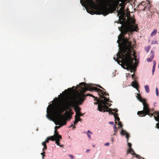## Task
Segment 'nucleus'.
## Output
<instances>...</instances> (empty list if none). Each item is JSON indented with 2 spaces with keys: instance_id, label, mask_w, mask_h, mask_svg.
I'll return each instance as SVG.
<instances>
[{
  "instance_id": "obj_1",
  "label": "nucleus",
  "mask_w": 159,
  "mask_h": 159,
  "mask_svg": "<svg viewBox=\"0 0 159 159\" xmlns=\"http://www.w3.org/2000/svg\"><path fill=\"white\" fill-rule=\"evenodd\" d=\"M120 24L122 25L120 27H118L119 30L121 32L119 35L118 39L117 41L120 49L119 52H132V49H133V48L131 42L129 41V38H125L124 36L128 32L129 35H131L134 31H137L138 27L137 26L131 25L129 23L123 21H120Z\"/></svg>"
},
{
  "instance_id": "obj_2",
  "label": "nucleus",
  "mask_w": 159,
  "mask_h": 159,
  "mask_svg": "<svg viewBox=\"0 0 159 159\" xmlns=\"http://www.w3.org/2000/svg\"><path fill=\"white\" fill-rule=\"evenodd\" d=\"M136 53L133 52L132 54V52H118L117 54V58L121 59L120 61L119 59L117 61L120 64L121 63L123 65L122 67L128 70H130L131 72L135 71L136 67L134 63V61H135L136 59Z\"/></svg>"
},
{
  "instance_id": "obj_3",
  "label": "nucleus",
  "mask_w": 159,
  "mask_h": 159,
  "mask_svg": "<svg viewBox=\"0 0 159 159\" xmlns=\"http://www.w3.org/2000/svg\"><path fill=\"white\" fill-rule=\"evenodd\" d=\"M49 106L47 109V117L48 119L51 118L50 115H59L61 114V113L65 111L69 110L68 112H66L67 114L70 113L71 112L72 113L71 109L67 105H64L63 107H61L59 105L55 106H51L50 107Z\"/></svg>"
},
{
  "instance_id": "obj_4",
  "label": "nucleus",
  "mask_w": 159,
  "mask_h": 159,
  "mask_svg": "<svg viewBox=\"0 0 159 159\" xmlns=\"http://www.w3.org/2000/svg\"><path fill=\"white\" fill-rule=\"evenodd\" d=\"M85 87L86 89L82 88V93L78 94L75 97V102L78 105L82 104V102L84 100L85 96L84 94V93L87 90L90 91L94 90L96 92H99V95L100 96L103 94V91L97 88L91 86H86Z\"/></svg>"
},
{
  "instance_id": "obj_5",
  "label": "nucleus",
  "mask_w": 159,
  "mask_h": 159,
  "mask_svg": "<svg viewBox=\"0 0 159 159\" xmlns=\"http://www.w3.org/2000/svg\"><path fill=\"white\" fill-rule=\"evenodd\" d=\"M137 98L139 101L142 103L143 106V110L138 111L137 112V114L140 116H144L147 115H149L150 110L148 107V105L146 102V99L143 98L139 94H138Z\"/></svg>"
},
{
  "instance_id": "obj_6",
  "label": "nucleus",
  "mask_w": 159,
  "mask_h": 159,
  "mask_svg": "<svg viewBox=\"0 0 159 159\" xmlns=\"http://www.w3.org/2000/svg\"><path fill=\"white\" fill-rule=\"evenodd\" d=\"M97 101H98L99 102L98 106V110L101 112H105L111 111L112 109L109 108L106 105V102L103 100H100L97 99Z\"/></svg>"
},
{
  "instance_id": "obj_7",
  "label": "nucleus",
  "mask_w": 159,
  "mask_h": 159,
  "mask_svg": "<svg viewBox=\"0 0 159 159\" xmlns=\"http://www.w3.org/2000/svg\"><path fill=\"white\" fill-rule=\"evenodd\" d=\"M66 114H64V115H62L61 114L59 115H52L50 114V115L51 116V118L49 119L51 120L52 117L53 116H57V119L60 122L61 124V126L65 125L66 124L67 121V119L64 116Z\"/></svg>"
},
{
  "instance_id": "obj_8",
  "label": "nucleus",
  "mask_w": 159,
  "mask_h": 159,
  "mask_svg": "<svg viewBox=\"0 0 159 159\" xmlns=\"http://www.w3.org/2000/svg\"><path fill=\"white\" fill-rule=\"evenodd\" d=\"M109 13L107 6H106L105 7L100 8L97 11L96 14L98 15L102 14L104 16H106Z\"/></svg>"
},
{
  "instance_id": "obj_9",
  "label": "nucleus",
  "mask_w": 159,
  "mask_h": 159,
  "mask_svg": "<svg viewBox=\"0 0 159 159\" xmlns=\"http://www.w3.org/2000/svg\"><path fill=\"white\" fill-rule=\"evenodd\" d=\"M124 7H121L120 8V10L118 11H118V14L117 15L119 16L120 15V16H119V18L120 20H123L122 21H123V19H124L125 15V13L124 12Z\"/></svg>"
},
{
  "instance_id": "obj_10",
  "label": "nucleus",
  "mask_w": 159,
  "mask_h": 159,
  "mask_svg": "<svg viewBox=\"0 0 159 159\" xmlns=\"http://www.w3.org/2000/svg\"><path fill=\"white\" fill-rule=\"evenodd\" d=\"M81 88V90L80 91V93H82V88H84V89H86L85 87H88L90 86L88 85V84H86L84 82H81L80 84L79 85V86ZM78 94V93L77 94V95Z\"/></svg>"
},
{
  "instance_id": "obj_11",
  "label": "nucleus",
  "mask_w": 159,
  "mask_h": 159,
  "mask_svg": "<svg viewBox=\"0 0 159 159\" xmlns=\"http://www.w3.org/2000/svg\"><path fill=\"white\" fill-rule=\"evenodd\" d=\"M155 115L157 116H156L155 115L154 116L155 120L159 122V111L156 112ZM156 126L157 128L159 129V123L156 124Z\"/></svg>"
},
{
  "instance_id": "obj_12",
  "label": "nucleus",
  "mask_w": 159,
  "mask_h": 159,
  "mask_svg": "<svg viewBox=\"0 0 159 159\" xmlns=\"http://www.w3.org/2000/svg\"><path fill=\"white\" fill-rule=\"evenodd\" d=\"M131 85L134 88H136L137 89H138V84L136 81L132 82L131 84Z\"/></svg>"
},
{
  "instance_id": "obj_13",
  "label": "nucleus",
  "mask_w": 159,
  "mask_h": 159,
  "mask_svg": "<svg viewBox=\"0 0 159 159\" xmlns=\"http://www.w3.org/2000/svg\"><path fill=\"white\" fill-rule=\"evenodd\" d=\"M54 136L56 139H62L61 136L59 134L57 130H55Z\"/></svg>"
},
{
  "instance_id": "obj_14",
  "label": "nucleus",
  "mask_w": 159,
  "mask_h": 159,
  "mask_svg": "<svg viewBox=\"0 0 159 159\" xmlns=\"http://www.w3.org/2000/svg\"><path fill=\"white\" fill-rule=\"evenodd\" d=\"M114 118L115 119V120L116 121H115V123L117 124V122H116V121H117L118 122H120V118H119L118 114L117 113H116L115 116H114Z\"/></svg>"
},
{
  "instance_id": "obj_15",
  "label": "nucleus",
  "mask_w": 159,
  "mask_h": 159,
  "mask_svg": "<svg viewBox=\"0 0 159 159\" xmlns=\"http://www.w3.org/2000/svg\"><path fill=\"white\" fill-rule=\"evenodd\" d=\"M75 121L74 122V124H72L71 126H70V127H71L73 126L74 125H75V124H76L79 121V120H78L77 117L76 116H75Z\"/></svg>"
},
{
  "instance_id": "obj_16",
  "label": "nucleus",
  "mask_w": 159,
  "mask_h": 159,
  "mask_svg": "<svg viewBox=\"0 0 159 159\" xmlns=\"http://www.w3.org/2000/svg\"><path fill=\"white\" fill-rule=\"evenodd\" d=\"M127 152L128 153H131L132 155H135L134 151L132 148H129Z\"/></svg>"
},
{
  "instance_id": "obj_17",
  "label": "nucleus",
  "mask_w": 159,
  "mask_h": 159,
  "mask_svg": "<svg viewBox=\"0 0 159 159\" xmlns=\"http://www.w3.org/2000/svg\"><path fill=\"white\" fill-rule=\"evenodd\" d=\"M101 97L104 99V101L106 102H109L110 99L106 97L103 96L102 94L101 96H100Z\"/></svg>"
},
{
  "instance_id": "obj_18",
  "label": "nucleus",
  "mask_w": 159,
  "mask_h": 159,
  "mask_svg": "<svg viewBox=\"0 0 159 159\" xmlns=\"http://www.w3.org/2000/svg\"><path fill=\"white\" fill-rule=\"evenodd\" d=\"M56 139L55 140V142L60 147L63 146V145H60V144L59 142L60 141V139Z\"/></svg>"
},
{
  "instance_id": "obj_19",
  "label": "nucleus",
  "mask_w": 159,
  "mask_h": 159,
  "mask_svg": "<svg viewBox=\"0 0 159 159\" xmlns=\"http://www.w3.org/2000/svg\"><path fill=\"white\" fill-rule=\"evenodd\" d=\"M86 9L87 12L90 14L91 15H93L94 14V11L92 10L91 9H90L89 10L87 8H86Z\"/></svg>"
},
{
  "instance_id": "obj_20",
  "label": "nucleus",
  "mask_w": 159,
  "mask_h": 159,
  "mask_svg": "<svg viewBox=\"0 0 159 159\" xmlns=\"http://www.w3.org/2000/svg\"><path fill=\"white\" fill-rule=\"evenodd\" d=\"M157 30L156 29H154L152 31V33L151 34V36L152 37L154 36L155 35L157 32Z\"/></svg>"
},
{
  "instance_id": "obj_21",
  "label": "nucleus",
  "mask_w": 159,
  "mask_h": 159,
  "mask_svg": "<svg viewBox=\"0 0 159 159\" xmlns=\"http://www.w3.org/2000/svg\"><path fill=\"white\" fill-rule=\"evenodd\" d=\"M49 140H52V141H54V140L55 141L56 139V138L54 135L49 137Z\"/></svg>"
},
{
  "instance_id": "obj_22",
  "label": "nucleus",
  "mask_w": 159,
  "mask_h": 159,
  "mask_svg": "<svg viewBox=\"0 0 159 159\" xmlns=\"http://www.w3.org/2000/svg\"><path fill=\"white\" fill-rule=\"evenodd\" d=\"M77 117H80V116H83V114L80 112H76V115Z\"/></svg>"
},
{
  "instance_id": "obj_23",
  "label": "nucleus",
  "mask_w": 159,
  "mask_h": 159,
  "mask_svg": "<svg viewBox=\"0 0 159 159\" xmlns=\"http://www.w3.org/2000/svg\"><path fill=\"white\" fill-rule=\"evenodd\" d=\"M127 133L122 128V129L121 131L120 134H121L122 135H125L126 134H127Z\"/></svg>"
},
{
  "instance_id": "obj_24",
  "label": "nucleus",
  "mask_w": 159,
  "mask_h": 159,
  "mask_svg": "<svg viewBox=\"0 0 159 159\" xmlns=\"http://www.w3.org/2000/svg\"><path fill=\"white\" fill-rule=\"evenodd\" d=\"M84 95L85 96V97L86 96H91V97H93V98H94V101L97 100V99H98L97 97H95V96H94L93 95H92L91 94H87L86 95Z\"/></svg>"
},
{
  "instance_id": "obj_25",
  "label": "nucleus",
  "mask_w": 159,
  "mask_h": 159,
  "mask_svg": "<svg viewBox=\"0 0 159 159\" xmlns=\"http://www.w3.org/2000/svg\"><path fill=\"white\" fill-rule=\"evenodd\" d=\"M145 90H146V92L147 93H149V87L148 85H146L144 87Z\"/></svg>"
},
{
  "instance_id": "obj_26",
  "label": "nucleus",
  "mask_w": 159,
  "mask_h": 159,
  "mask_svg": "<svg viewBox=\"0 0 159 159\" xmlns=\"http://www.w3.org/2000/svg\"><path fill=\"white\" fill-rule=\"evenodd\" d=\"M154 57L151 56L150 57L148 58L147 59V61L148 62H151L152 61V59H153Z\"/></svg>"
},
{
  "instance_id": "obj_27",
  "label": "nucleus",
  "mask_w": 159,
  "mask_h": 159,
  "mask_svg": "<svg viewBox=\"0 0 159 159\" xmlns=\"http://www.w3.org/2000/svg\"><path fill=\"white\" fill-rule=\"evenodd\" d=\"M119 6L120 7H125V5L124 2H122V3L119 4Z\"/></svg>"
},
{
  "instance_id": "obj_28",
  "label": "nucleus",
  "mask_w": 159,
  "mask_h": 159,
  "mask_svg": "<svg viewBox=\"0 0 159 159\" xmlns=\"http://www.w3.org/2000/svg\"><path fill=\"white\" fill-rule=\"evenodd\" d=\"M150 48L151 46H148V47L145 48V50L147 52H148L150 49Z\"/></svg>"
},
{
  "instance_id": "obj_29",
  "label": "nucleus",
  "mask_w": 159,
  "mask_h": 159,
  "mask_svg": "<svg viewBox=\"0 0 159 159\" xmlns=\"http://www.w3.org/2000/svg\"><path fill=\"white\" fill-rule=\"evenodd\" d=\"M80 108L79 107H77L75 108V111L76 112V111L79 112L80 111Z\"/></svg>"
},
{
  "instance_id": "obj_30",
  "label": "nucleus",
  "mask_w": 159,
  "mask_h": 159,
  "mask_svg": "<svg viewBox=\"0 0 159 159\" xmlns=\"http://www.w3.org/2000/svg\"><path fill=\"white\" fill-rule=\"evenodd\" d=\"M89 5L91 6L92 5H94V3L92 0H90L89 2Z\"/></svg>"
},
{
  "instance_id": "obj_31",
  "label": "nucleus",
  "mask_w": 159,
  "mask_h": 159,
  "mask_svg": "<svg viewBox=\"0 0 159 159\" xmlns=\"http://www.w3.org/2000/svg\"><path fill=\"white\" fill-rule=\"evenodd\" d=\"M125 135H126V137L127 139V142H128V140H129V134H128L127 133V134H126Z\"/></svg>"
},
{
  "instance_id": "obj_32",
  "label": "nucleus",
  "mask_w": 159,
  "mask_h": 159,
  "mask_svg": "<svg viewBox=\"0 0 159 159\" xmlns=\"http://www.w3.org/2000/svg\"><path fill=\"white\" fill-rule=\"evenodd\" d=\"M45 152H43L41 153V154L42 155V159H44V157L45 156Z\"/></svg>"
},
{
  "instance_id": "obj_33",
  "label": "nucleus",
  "mask_w": 159,
  "mask_h": 159,
  "mask_svg": "<svg viewBox=\"0 0 159 159\" xmlns=\"http://www.w3.org/2000/svg\"><path fill=\"white\" fill-rule=\"evenodd\" d=\"M136 157L139 159H141V158H142V159H144L143 157H141L139 155H136Z\"/></svg>"
},
{
  "instance_id": "obj_34",
  "label": "nucleus",
  "mask_w": 159,
  "mask_h": 159,
  "mask_svg": "<svg viewBox=\"0 0 159 159\" xmlns=\"http://www.w3.org/2000/svg\"><path fill=\"white\" fill-rule=\"evenodd\" d=\"M154 51H153L152 50L151 51V56L154 57Z\"/></svg>"
},
{
  "instance_id": "obj_35",
  "label": "nucleus",
  "mask_w": 159,
  "mask_h": 159,
  "mask_svg": "<svg viewBox=\"0 0 159 159\" xmlns=\"http://www.w3.org/2000/svg\"><path fill=\"white\" fill-rule=\"evenodd\" d=\"M153 68H155L156 64V62L155 61L153 60Z\"/></svg>"
},
{
  "instance_id": "obj_36",
  "label": "nucleus",
  "mask_w": 159,
  "mask_h": 159,
  "mask_svg": "<svg viewBox=\"0 0 159 159\" xmlns=\"http://www.w3.org/2000/svg\"><path fill=\"white\" fill-rule=\"evenodd\" d=\"M127 143H128V146L129 147V148H131V146H132L131 144V143L128 142V141Z\"/></svg>"
},
{
  "instance_id": "obj_37",
  "label": "nucleus",
  "mask_w": 159,
  "mask_h": 159,
  "mask_svg": "<svg viewBox=\"0 0 159 159\" xmlns=\"http://www.w3.org/2000/svg\"><path fill=\"white\" fill-rule=\"evenodd\" d=\"M49 137H48V138H47V139L45 140V141H44V142L46 143H48L49 142V141L50 140H49Z\"/></svg>"
},
{
  "instance_id": "obj_38",
  "label": "nucleus",
  "mask_w": 159,
  "mask_h": 159,
  "mask_svg": "<svg viewBox=\"0 0 159 159\" xmlns=\"http://www.w3.org/2000/svg\"><path fill=\"white\" fill-rule=\"evenodd\" d=\"M156 92L157 95V96H158V89L157 88H156Z\"/></svg>"
},
{
  "instance_id": "obj_39",
  "label": "nucleus",
  "mask_w": 159,
  "mask_h": 159,
  "mask_svg": "<svg viewBox=\"0 0 159 159\" xmlns=\"http://www.w3.org/2000/svg\"><path fill=\"white\" fill-rule=\"evenodd\" d=\"M102 95L103 96H104V95L105 96H107V95H109L108 93H107L106 92H104L103 91V94H102Z\"/></svg>"
},
{
  "instance_id": "obj_40",
  "label": "nucleus",
  "mask_w": 159,
  "mask_h": 159,
  "mask_svg": "<svg viewBox=\"0 0 159 159\" xmlns=\"http://www.w3.org/2000/svg\"><path fill=\"white\" fill-rule=\"evenodd\" d=\"M112 111H109V114H111L112 115H113L114 116L115 115L116 113H114L113 112H111Z\"/></svg>"
},
{
  "instance_id": "obj_41",
  "label": "nucleus",
  "mask_w": 159,
  "mask_h": 159,
  "mask_svg": "<svg viewBox=\"0 0 159 159\" xmlns=\"http://www.w3.org/2000/svg\"><path fill=\"white\" fill-rule=\"evenodd\" d=\"M96 85L97 86L100 88L102 89H103L104 90H105V89H104L103 87H101L100 85L98 84Z\"/></svg>"
},
{
  "instance_id": "obj_42",
  "label": "nucleus",
  "mask_w": 159,
  "mask_h": 159,
  "mask_svg": "<svg viewBox=\"0 0 159 159\" xmlns=\"http://www.w3.org/2000/svg\"><path fill=\"white\" fill-rule=\"evenodd\" d=\"M71 90H72V89L71 88H69L67 90L66 89L65 90V92H67V90H68V91H70Z\"/></svg>"
},
{
  "instance_id": "obj_43",
  "label": "nucleus",
  "mask_w": 159,
  "mask_h": 159,
  "mask_svg": "<svg viewBox=\"0 0 159 159\" xmlns=\"http://www.w3.org/2000/svg\"><path fill=\"white\" fill-rule=\"evenodd\" d=\"M157 41L154 42V41H152L151 42V44H157Z\"/></svg>"
},
{
  "instance_id": "obj_44",
  "label": "nucleus",
  "mask_w": 159,
  "mask_h": 159,
  "mask_svg": "<svg viewBox=\"0 0 159 159\" xmlns=\"http://www.w3.org/2000/svg\"><path fill=\"white\" fill-rule=\"evenodd\" d=\"M118 125H119V126L120 127H121L122 128V124L121 123V122H119Z\"/></svg>"
},
{
  "instance_id": "obj_45",
  "label": "nucleus",
  "mask_w": 159,
  "mask_h": 159,
  "mask_svg": "<svg viewBox=\"0 0 159 159\" xmlns=\"http://www.w3.org/2000/svg\"><path fill=\"white\" fill-rule=\"evenodd\" d=\"M47 149V145H46L44 146V148L43 149V150L44 151L45 150H46Z\"/></svg>"
},
{
  "instance_id": "obj_46",
  "label": "nucleus",
  "mask_w": 159,
  "mask_h": 159,
  "mask_svg": "<svg viewBox=\"0 0 159 159\" xmlns=\"http://www.w3.org/2000/svg\"><path fill=\"white\" fill-rule=\"evenodd\" d=\"M112 109V110L111 111H115V112H117V111H118V110H117V109Z\"/></svg>"
},
{
  "instance_id": "obj_47",
  "label": "nucleus",
  "mask_w": 159,
  "mask_h": 159,
  "mask_svg": "<svg viewBox=\"0 0 159 159\" xmlns=\"http://www.w3.org/2000/svg\"><path fill=\"white\" fill-rule=\"evenodd\" d=\"M42 145L43 146H45V145H46V143L44 141V142H43L42 143Z\"/></svg>"
},
{
  "instance_id": "obj_48",
  "label": "nucleus",
  "mask_w": 159,
  "mask_h": 159,
  "mask_svg": "<svg viewBox=\"0 0 159 159\" xmlns=\"http://www.w3.org/2000/svg\"><path fill=\"white\" fill-rule=\"evenodd\" d=\"M61 126H55V130H56V129H59L60 128Z\"/></svg>"
},
{
  "instance_id": "obj_49",
  "label": "nucleus",
  "mask_w": 159,
  "mask_h": 159,
  "mask_svg": "<svg viewBox=\"0 0 159 159\" xmlns=\"http://www.w3.org/2000/svg\"><path fill=\"white\" fill-rule=\"evenodd\" d=\"M155 68L153 67V68H152V74H153L154 72L155 71Z\"/></svg>"
},
{
  "instance_id": "obj_50",
  "label": "nucleus",
  "mask_w": 159,
  "mask_h": 159,
  "mask_svg": "<svg viewBox=\"0 0 159 159\" xmlns=\"http://www.w3.org/2000/svg\"><path fill=\"white\" fill-rule=\"evenodd\" d=\"M69 156L71 158V159H73L74 158V156L70 154Z\"/></svg>"
},
{
  "instance_id": "obj_51",
  "label": "nucleus",
  "mask_w": 159,
  "mask_h": 159,
  "mask_svg": "<svg viewBox=\"0 0 159 159\" xmlns=\"http://www.w3.org/2000/svg\"><path fill=\"white\" fill-rule=\"evenodd\" d=\"M106 0H100V1L101 3H102L103 2H104L105 1H106Z\"/></svg>"
},
{
  "instance_id": "obj_52",
  "label": "nucleus",
  "mask_w": 159,
  "mask_h": 159,
  "mask_svg": "<svg viewBox=\"0 0 159 159\" xmlns=\"http://www.w3.org/2000/svg\"><path fill=\"white\" fill-rule=\"evenodd\" d=\"M109 143H105L104 145L105 146H108V145H109Z\"/></svg>"
},
{
  "instance_id": "obj_53",
  "label": "nucleus",
  "mask_w": 159,
  "mask_h": 159,
  "mask_svg": "<svg viewBox=\"0 0 159 159\" xmlns=\"http://www.w3.org/2000/svg\"><path fill=\"white\" fill-rule=\"evenodd\" d=\"M131 76L132 77V78L133 79L134 78V77L135 76V75L134 74H132V75Z\"/></svg>"
},
{
  "instance_id": "obj_54",
  "label": "nucleus",
  "mask_w": 159,
  "mask_h": 159,
  "mask_svg": "<svg viewBox=\"0 0 159 159\" xmlns=\"http://www.w3.org/2000/svg\"><path fill=\"white\" fill-rule=\"evenodd\" d=\"M114 129H117V128L116 125H114L113 127Z\"/></svg>"
},
{
  "instance_id": "obj_55",
  "label": "nucleus",
  "mask_w": 159,
  "mask_h": 159,
  "mask_svg": "<svg viewBox=\"0 0 159 159\" xmlns=\"http://www.w3.org/2000/svg\"><path fill=\"white\" fill-rule=\"evenodd\" d=\"M109 123L112 125L114 124V122H109Z\"/></svg>"
},
{
  "instance_id": "obj_56",
  "label": "nucleus",
  "mask_w": 159,
  "mask_h": 159,
  "mask_svg": "<svg viewBox=\"0 0 159 159\" xmlns=\"http://www.w3.org/2000/svg\"><path fill=\"white\" fill-rule=\"evenodd\" d=\"M136 77L135 76L134 77V78L133 79L134 80V81H136Z\"/></svg>"
},
{
  "instance_id": "obj_57",
  "label": "nucleus",
  "mask_w": 159,
  "mask_h": 159,
  "mask_svg": "<svg viewBox=\"0 0 159 159\" xmlns=\"http://www.w3.org/2000/svg\"><path fill=\"white\" fill-rule=\"evenodd\" d=\"M97 101V102H95L94 103V104H98L99 102H98V101Z\"/></svg>"
},
{
  "instance_id": "obj_58",
  "label": "nucleus",
  "mask_w": 159,
  "mask_h": 159,
  "mask_svg": "<svg viewBox=\"0 0 159 159\" xmlns=\"http://www.w3.org/2000/svg\"><path fill=\"white\" fill-rule=\"evenodd\" d=\"M87 132L88 133H90L91 134H92V133L91 132H90V131L89 130H88V131H87Z\"/></svg>"
},
{
  "instance_id": "obj_59",
  "label": "nucleus",
  "mask_w": 159,
  "mask_h": 159,
  "mask_svg": "<svg viewBox=\"0 0 159 159\" xmlns=\"http://www.w3.org/2000/svg\"><path fill=\"white\" fill-rule=\"evenodd\" d=\"M87 135H88V137L89 138H90V139L91 138V136H90V135L89 134H88Z\"/></svg>"
},
{
  "instance_id": "obj_60",
  "label": "nucleus",
  "mask_w": 159,
  "mask_h": 159,
  "mask_svg": "<svg viewBox=\"0 0 159 159\" xmlns=\"http://www.w3.org/2000/svg\"><path fill=\"white\" fill-rule=\"evenodd\" d=\"M117 131V129H114V132L116 133Z\"/></svg>"
},
{
  "instance_id": "obj_61",
  "label": "nucleus",
  "mask_w": 159,
  "mask_h": 159,
  "mask_svg": "<svg viewBox=\"0 0 159 159\" xmlns=\"http://www.w3.org/2000/svg\"><path fill=\"white\" fill-rule=\"evenodd\" d=\"M111 141L113 142L114 141V139H113V138H111Z\"/></svg>"
},
{
  "instance_id": "obj_62",
  "label": "nucleus",
  "mask_w": 159,
  "mask_h": 159,
  "mask_svg": "<svg viewBox=\"0 0 159 159\" xmlns=\"http://www.w3.org/2000/svg\"><path fill=\"white\" fill-rule=\"evenodd\" d=\"M77 118L78 120H79V121H81V119L80 118V117H77Z\"/></svg>"
},
{
  "instance_id": "obj_63",
  "label": "nucleus",
  "mask_w": 159,
  "mask_h": 159,
  "mask_svg": "<svg viewBox=\"0 0 159 159\" xmlns=\"http://www.w3.org/2000/svg\"><path fill=\"white\" fill-rule=\"evenodd\" d=\"M108 105L109 106H110V105L109 104V103L106 102V105Z\"/></svg>"
},
{
  "instance_id": "obj_64",
  "label": "nucleus",
  "mask_w": 159,
  "mask_h": 159,
  "mask_svg": "<svg viewBox=\"0 0 159 159\" xmlns=\"http://www.w3.org/2000/svg\"><path fill=\"white\" fill-rule=\"evenodd\" d=\"M149 116H153V114H150Z\"/></svg>"
}]
</instances>
